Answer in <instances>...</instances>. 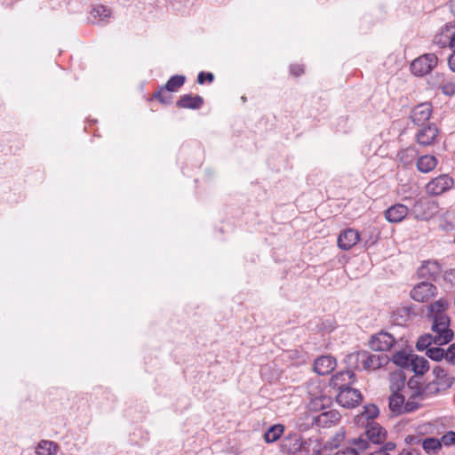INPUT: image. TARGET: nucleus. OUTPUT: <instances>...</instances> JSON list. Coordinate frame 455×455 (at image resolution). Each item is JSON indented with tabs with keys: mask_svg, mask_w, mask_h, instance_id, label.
Segmentation results:
<instances>
[{
	"mask_svg": "<svg viewBox=\"0 0 455 455\" xmlns=\"http://www.w3.org/2000/svg\"><path fill=\"white\" fill-rule=\"evenodd\" d=\"M447 307V301L442 299L428 307L427 317L432 321V333L419 338L416 343L418 350L428 349L433 343L442 346L452 339L453 331L450 329V318L445 313Z\"/></svg>",
	"mask_w": 455,
	"mask_h": 455,
	"instance_id": "f257e3e1",
	"label": "nucleus"
},
{
	"mask_svg": "<svg viewBox=\"0 0 455 455\" xmlns=\"http://www.w3.org/2000/svg\"><path fill=\"white\" fill-rule=\"evenodd\" d=\"M432 374L434 379L426 385V392L429 395H436L452 386L454 378L449 375L447 371L443 367H434Z\"/></svg>",
	"mask_w": 455,
	"mask_h": 455,
	"instance_id": "f03ea898",
	"label": "nucleus"
},
{
	"mask_svg": "<svg viewBox=\"0 0 455 455\" xmlns=\"http://www.w3.org/2000/svg\"><path fill=\"white\" fill-rule=\"evenodd\" d=\"M410 446H421L427 455H436L442 449V443L435 437H423L410 435L404 439Z\"/></svg>",
	"mask_w": 455,
	"mask_h": 455,
	"instance_id": "7ed1b4c3",
	"label": "nucleus"
},
{
	"mask_svg": "<svg viewBox=\"0 0 455 455\" xmlns=\"http://www.w3.org/2000/svg\"><path fill=\"white\" fill-rule=\"evenodd\" d=\"M438 63V58L435 53H425L415 59L411 64L412 74L423 76L430 73Z\"/></svg>",
	"mask_w": 455,
	"mask_h": 455,
	"instance_id": "20e7f679",
	"label": "nucleus"
},
{
	"mask_svg": "<svg viewBox=\"0 0 455 455\" xmlns=\"http://www.w3.org/2000/svg\"><path fill=\"white\" fill-rule=\"evenodd\" d=\"M404 393H391L389 396V409L396 414L401 415L403 413L412 412L417 410V405L414 402L406 401Z\"/></svg>",
	"mask_w": 455,
	"mask_h": 455,
	"instance_id": "39448f33",
	"label": "nucleus"
},
{
	"mask_svg": "<svg viewBox=\"0 0 455 455\" xmlns=\"http://www.w3.org/2000/svg\"><path fill=\"white\" fill-rule=\"evenodd\" d=\"M307 419L308 420V426L316 425L321 427H330L339 421L340 415L337 411L330 410L315 416L308 414Z\"/></svg>",
	"mask_w": 455,
	"mask_h": 455,
	"instance_id": "423d86ee",
	"label": "nucleus"
},
{
	"mask_svg": "<svg viewBox=\"0 0 455 455\" xmlns=\"http://www.w3.org/2000/svg\"><path fill=\"white\" fill-rule=\"evenodd\" d=\"M337 402L345 408H353L359 404L362 395L359 390L352 387H343L337 390Z\"/></svg>",
	"mask_w": 455,
	"mask_h": 455,
	"instance_id": "0eeeda50",
	"label": "nucleus"
},
{
	"mask_svg": "<svg viewBox=\"0 0 455 455\" xmlns=\"http://www.w3.org/2000/svg\"><path fill=\"white\" fill-rule=\"evenodd\" d=\"M453 185V180L447 174L440 175L431 180L427 187V193L432 196H439L449 190Z\"/></svg>",
	"mask_w": 455,
	"mask_h": 455,
	"instance_id": "6e6552de",
	"label": "nucleus"
},
{
	"mask_svg": "<svg viewBox=\"0 0 455 455\" xmlns=\"http://www.w3.org/2000/svg\"><path fill=\"white\" fill-rule=\"evenodd\" d=\"M436 287L427 282H422L411 291V297L419 302H426L436 294Z\"/></svg>",
	"mask_w": 455,
	"mask_h": 455,
	"instance_id": "1a4fd4ad",
	"label": "nucleus"
},
{
	"mask_svg": "<svg viewBox=\"0 0 455 455\" xmlns=\"http://www.w3.org/2000/svg\"><path fill=\"white\" fill-rule=\"evenodd\" d=\"M360 234L354 228L342 230L337 240L338 247L343 251H348L353 248L359 241Z\"/></svg>",
	"mask_w": 455,
	"mask_h": 455,
	"instance_id": "9d476101",
	"label": "nucleus"
},
{
	"mask_svg": "<svg viewBox=\"0 0 455 455\" xmlns=\"http://www.w3.org/2000/svg\"><path fill=\"white\" fill-rule=\"evenodd\" d=\"M455 33V22L444 25L440 32L434 37V44L440 48L450 47L452 49V37Z\"/></svg>",
	"mask_w": 455,
	"mask_h": 455,
	"instance_id": "9b49d317",
	"label": "nucleus"
},
{
	"mask_svg": "<svg viewBox=\"0 0 455 455\" xmlns=\"http://www.w3.org/2000/svg\"><path fill=\"white\" fill-rule=\"evenodd\" d=\"M404 395L408 402H414L417 405V410L419 407V403L427 396L430 395L426 392V387L422 388L418 385L416 381L411 379L409 380L406 389H404Z\"/></svg>",
	"mask_w": 455,
	"mask_h": 455,
	"instance_id": "f8f14e48",
	"label": "nucleus"
},
{
	"mask_svg": "<svg viewBox=\"0 0 455 455\" xmlns=\"http://www.w3.org/2000/svg\"><path fill=\"white\" fill-rule=\"evenodd\" d=\"M367 442L368 447L370 446V443H380L385 440L386 431L376 422H370L366 425V429L364 435H362Z\"/></svg>",
	"mask_w": 455,
	"mask_h": 455,
	"instance_id": "ddd939ff",
	"label": "nucleus"
},
{
	"mask_svg": "<svg viewBox=\"0 0 455 455\" xmlns=\"http://www.w3.org/2000/svg\"><path fill=\"white\" fill-rule=\"evenodd\" d=\"M367 449L368 442L363 436H359L353 439L348 445L341 446L334 455H359Z\"/></svg>",
	"mask_w": 455,
	"mask_h": 455,
	"instance_id": "4468645a",
	"label": "nucleus"
},
{
	"mask_svg": "<svg viewBox=\"0 0 455 455\" xmlns=\"http://www.w3.org/2000/svg\"><path fill=\"white\" fill-rule=\"evenodd\" d=\"M395 343V339L387 332H379L372 336L370 346L371 349L376 351H387Z\"/></svg>",
	"mask_w": 455,
	"mask_h": 455,
	"instance_id": "2eb2a0df",
	"label": "nucleus"
},
{
	"mask_svg": "<svg viewBox=\"0 0 455 455\" xmlns=\"http://www.w3.org/2000/svg\"><path fill=\"white\" fill-rule=\"evenodd\" d=\"M442 272V267L436 260H426L418 269V275L421 278L435 280Z\"/></svg>",
	"mask_w": 455,
	"mask_h": 455,
	"instance_id": "dca6fc26",
	"label": "nucleus"
},
{
	"mask_svg": "<svg viewBox=\"0 0 455 455\" xmlns=\"http://www.w3.org/2000/svg\"><path fill=\"white\" fill-rule=\"evenodd\" d=\"M355 374L351 370L339 371L332 376L331 379V387L334 389L339 390L343 387H349V385L354 383Z\"/></svg>",
	"mask_w": 455,
	"mask_h": 455,
	"instance_id": "f3484780",
	"label": "nucleus"
},
{
	"mask_svg": "<svg viewBox=\"0 0 455 455\" xmlns=\"http://www.w3.org/2000/svg\"><path fill=\"white\" fill-rule=\"evenodd\" d=\"M336 367V360L330 355H322L315 359L314 370L318 375H327Z\"/></svg>",
	"mask_w": 455,
	"mask_h": 455,
	"instance_id": "a211bd4d",
	"label": "nucleus"
},
{
	"mask_svg": "<svg viewBox=\"0 0 455 455\" xmlns=\"http://www.w3.org/2000/svg\"><path fill=\"white\" fill-rule=\"evenodd\" d=\"M438 134V129L435 124L423 126L417 133V140L422 146L431 145Z\"/></svg>",
	"mask_w": 455,
	"mask_h": 455,
	"instance_id": "6ab92c4d",
	"label": "nucleus"
},
{
	"mask_svg": "<svg viewBox=\"0 0 455 455\" xmlns=\"http://www.w3.org/2000/svg\"><path fill=\"white\" fill-rule=\"evenodd\" d=\"M204 104L203 97L199 95L184 94L177 100L176 105L180 108H188L191 110L200 109Z\"/></svg>",
	"mask_w": 455,
	"mask_h": 455,
	"instance_id": "aec40b11",
	"label": "nucleus"
},
{
	"mask_svg": "<svg viewBox=\"0 0 455 455\" xmlns=\"http://www.w3.org/2000/svg\"><path fill=\"white\" fill-rule=\"evenodd\" d=\"M408 214V208L402 204H395L385 212L387 221L396 223L402 221Z\"/></svg>",
	"mask_w": 455,
	"mask_h": 455,
	"instance_id": "412c9836",
	"label": "nucleus"
},
{
	"mask_svg": "<svg viewBox=\"0 0 455 455\" xmlns=\"http://www.w3.org/2000/svg\"><path fill=\"white\" fill-rule=\"evenodd\" d=\"M304 441L297 435H289L283 441L282 448L289 453L302 452Z\"/></svg>",
	"mask_w": 455,
	"mask_h": 455,
	"instance_id": "4be33fe9",
	"label": "nucleus"
},
{
	"mask_svg": "<svg viewBox=\"0 0 455 455\" xmlns=\"http://www.w3.org/2000/svg\"><path fill=\"white\" fill-rule=\"evenodd\" d=\"M405 375L402 371L391 373L389 377L391 393H404V389L407 387L405 386Z\"/></svg>",
	"mask_w": 455,
	"mask_h": 455,
	"instance_id": "5701e85b",
	"label": "nucleus"
},
{
	"mask_svg": "<svg viewBox=\"0 0 455 455\" xmlns=\"http://www.w3.org/2000/svg\"><path fill=\"white\" fill-rule=\"evenodd\" d=\"M384 363V358L379 355H371L364 351L363 370L371 371L380 368Z\"/></svg>",
	"mask_w": 455,
	"mask_h": 455,
	"instance_id": "b1692460",
	"label": "nucleus"
},
{
	"mask_svg": "<svg viewBox=\"0 0 455 455\" xmlns=\"http://www.w3.org/2000/svg\"><path fill=\"white\" fill-rule=\"evenodd\" d=\"M408 368L417 375H423L429 368L428 361L423 356L413 355Z\"/></svg>",
	"mask_w": 455,
	"mask_h": 455,
	"instance_id": "393cba45",
	"label": "nucleus"
},
{
	"mask_svg": "<svg viewBox=\"0 0 455 455\" xmlns=\"http://www.w3.org/2000/svg\"><path fill=\"white\" fill-rule=\"evenodd\" d=\"M437 160L434 156H422L418 159L417 168L419 172L427 173L435 168Z\"/></svg>",
	"mask_w": 455,
	"mask_h": 455,
	"instance_id": "a878e982",
	"label": "nucleus"
},
{
	"mask_svg": "<svg viewBox=\"0 0 455 455\" xmlns=\"http://www.w3.org/2000/svg\"><path fill=\"white\" fill-rule=\"evenodd\" d=\"M58 445L52 441L43 440L36 446L37 455H53L57 452Z\"/></svg>",
	"mask_w": 455,
	"mask_h": 455,
	"instance_id": "bb28decb",
	"label": "nucleus"
},
{
	"mask_svg": "<svg viewBox=\"0 0 455 455\" xmlns=\"http://www.w3.org/2000/svg\"><path fill=\"white\" fill-rule=\"evenodd\" d=\"M331 401L329 396L319 395L310 400L308 408L310 411H318L325 409L329 404H331Z\"/></svg>",
	"mask_w": 455,
	"mask_h": 455,
	"instance_id": "cd10ccee",
	"label": "nucleus"
},
{
	"mask_svg": "<svg viewBox=\"0 0 455 455\" xmlns=\"http://www.w3.org/2000/svg\"><path fill=\"white\" fill-rule=\"evenodd\" d=\"M363 356L364 351L352 353L346 357V363L349 368L362 369Z\"/></svg>",
	"mask_w": 455,
	"mask_h": 455,
	"instance_id": "c85d7f7f",
	"label": "nucleus"
},
{
	"mask_svg": "<svg viewBox=\"0 0 455 455\" xmlns=\"http://www.w3.org/2000/svg\"><path fill=\"white\" fill-rule=\"evenodd\" d=\"M322 451V445L317 439H307L304 441L303 451L307 455H319Z\"/></svg>",
	"mask_w": 455,
	"mask_h": 455,
	"instance_id": "c756f323",
	"label": "nucleus"
},
{
	"mask_svg": "<svg viewBox=\"0 0 455 455\" xmlns=\"http://www.w3.org/2000/svg\"><path fill=\"white\" fill-rule=\"evenodd\" d=\"M172 92H169L164 86L160 87L158 91L153 93L151 100H156L164 105H168L172 100Z\"/></svg>",
	"mask_w": 455,
	"mask_h": 455,
	"instance_id": "7c9ffc66",
	"label": "nucleus"
},
{
	"mask_svg": "<svg viewBox=\"0 0 455 455\" xmlns=\"http://www.w3.org/2000/svg\"><path fill=\"white\" fill-rule=\"evenodd\" d=\"M283 429L282 425L272 426L264 435L265 441L267 443L275 442L282 435Z\"/></svg>",
	"mask_w": 455,
	"mask_h": 455,
	"instance_id": "2f4dec72",
	"label": "nucleus"
},
{
	"mask_svg": "<svg viewBox=\"0 0 455 455\" xmlns=\"http://www.w3.org/2000/svg\"><path fill=\"white\" fill-rule=\"evenodd\" d=\"M186 77L180 75L172 76L165 84L164 87L169 92H177L185 83Z\"/></svg>",
	"mask_w": 455,
	"mask_h": 455,
	"instance_id": "473e14b6",
	"label": "nucleus"
},
{
	"mask_svg": "<svg viewBox=\"0 0 455 455\" xmlns=\"http://www.w3.org/2000/svg\"><path fill=\"white\" fill-rule=\"evenodd\" d=\"M417 156V150L415 148L409 147L405 149L401 150L397 156L403 164H409L412 162L413 158Z\"/></svg>",
	"mask_w": 455,
	"mask_h": 455,
	"instance_id": "72a5a7b5",
	"label": "nucleus"
},
{
	"mask_svg": "<svg viewBox=\"0 0 455 455\" xmlns=\"http://www.w3.org/2000/svg\"><path fill=\"white\" fill-rule=\"evenodd\" d=\"M413 355H409L403 351H398L393 355V363L401 367H409Z\"/></svg>",
	"mask_w": 455,
	"mask_h": 455,
	"instance_id": "f704fd0d",
	"label": "nucleus"
},
{
	"mask_svg": "<svg viewBox=\"0 0 455 455\" xmlns=\"http://www.w3.org/2000/svg\"><path fill=\"white\" fill-rule=\"evenodd\" d=\"M437 86L442 91V92L447 96L455 94V80L453 79L443 78Z\"/></svg>",
	"mask_w": 455,
	"mask_h": 455,
	"instance_id": "c9c22d12",
	"label": "nucleus"
},
{
	"mask_svg": "<svg viewBox=\"0 0 455 455\" xmlns=\"http://www.w3.org/2000/svg\"><path fill=\"white\" fill-rule=\"evenodd\" d=\"M427 207L429 209V203L425 201H418L413 207V212L418 219H427L429 214L421 212V210Z\"/></svg>",
	"mask_w": 455,
	"mask_h": 455,
	"instance_id": "e433bc0d",
	"label": "nucleus"
},
{
	"mask_svg": "<svg viewBox=\"0 0 455 455\" xmlns=\"http://www.w3.org/2000/svg\"><path fill=\"white\" fill-rule=\"evenodd\" d=\"M427 355L432 360L440 361L445 358V350L441 347H429L427 350Z\"/></svg>",
	"mask_w": 455,
	"mask_h": 455,
	"instance_id": "4c0bfd02",
	"label": "nucleus"
},
{
	"mask_svg": "<svg viewBox=\"0 0 455 455\" xmlns=\"http://www.w3.org/2000/svg\"><path fill=\"white\" fill-rule=\"evenodd\" d=\"M432 104L430 102H423L414 108L412 114H432Z\"/></svg>",
	"mask_w": 455,
	"mask_h": 455,
	"instance_id": "58836bf2",
	"label": "nucleus"
},
{
	"mask_svg": "<svg viewBox=\"0 0 455 455\" xmlns=\"http://www.w3.org/2000/svg\"><path fill=\"white\" fill-rule=\"evenodd\" d=\"M92 14L96 18L100 17L101 20L110 16V10L104 5H98L93 8Z\"/></svg>",
	"mask_w": 455,
	"mask_h": 455,
	"instance_id": "ea45409f",
	"label": "nucleus"
},
{
	"mask_svg": "<svg viewBox=\"0 0 455 455\" xmlns=\"http://www.w3.org/2000/svg\"><path fill=\"white\" fill-rule=\"evenodd\" d=\"M440 443H442V446H450L455 443V432L449 431L444 434L440 439Z\"/></svg>",
	"mask_w": 455,
	"mask_h": 455,
	"instance_id": "a19ab883",
	"label": "nucleus"
},
{
	"mask_svg": "<svg viewBox=\"0 0 455 455\" xmlns=\"http://www.w3.org/2000/svg\"><path fill=\"white\" fill-rule=\"evenodd\" d=\"M214 80V75L211 72H200L197 76V83L204 84L205 82L211 84Z\"/></svg>",
	"mask_w": 455,
	"mask_h": 455,
	"instance_id": "79ce46f5",
	"label": "nucleus"
},
{
	"mask_svg": "<svg viewBox=\"0 0 455 455\" xmlns=\"http://www.w3.org/2000/svg\"><path fill=\"white\" fill-rule=\"evenodd\" d=\"M443 280L446 283L455 286V268H450L444 271Z\"/></svg>",
	"mask_w": 455,
	"mask_h": 455,
	"instance_id": "37998d69",
	"label": "nucleus"
},
{
	"mask_svg": "<svg viewBox=\"0 0 455 455\" xmlns=\"http://www.w3.org/2000/svg\"><path fill=\"white\" fill-rule=\"evenodd\" d=\"M445 359L455 365V342L445 351Z\"/></svg>",
	"mask_w": 455,
	"mask_h": 455,
	"instance_id": "c03bdc74",
	"label": "nucleus"
},
{
	"mask_svg": "<svg viewBox=\"0 0 455 455\" xmlns=\"http://www.w3.org/2000/svg\"><path fill=\"white\" fill-rule=\"evenodd\" d=\"M344 437L345 431L343 429H340L333 437L332 441L331 442V445L338 448L339 446H340V442L344 440Z\"/></svg>",
	"mask_w": 455,
	"mask_h": 455,
	"instance_id": "a18cd8bd",
	"label": "nucleus"
},
{
	"mask_svg": "<svg viewBox=\"0 0 455 455\" xmlns=\"http://www.w3.org/2000/svg\"><path fill=\"white\" fill-rule=\"evenodd\" d=\"M378 414V409L376 406H371L369 408H367L366 411L362 414V419L363 418H365V419H371V418H374L376 415Z\"/></svg>",
	"mask_w": 455,
	"mask_h": 455,
	"instance_id": "49530a36",
	"label": "nucleus"
},
{
	"mask_svg": "<svg viewBox=\"0 0 455 455\" xmlns=\"http://www.w3.org/2000/svg\"><path fill=\"white\" fill-rule=\"evenodd\" d=\"M291 74H292L295 76H299L304 73V69L300 65H291L290 67Z\"/></svg>",
	"mask_w": 455,
	"mask_h": 455,
	"instance_id": "de8ad7c7",
	"label": "nucleus"
},
{
	"mask_svg": "<svg viewBox=\"0 0 455 455\" xmlns=\"http://www.w3.org/2000/svg\"><path fill=\"white\" fill-rule=\"evenodd\" d=\"M398 455H420V452L414 449L413 446L403 449Z\"/></svg>",
	"mask_w": 455,
	"mask_h": 455,
	"instance_id": "09e8293b",
	"label": "nucleus"
},
{
	"mask_svg": "<svg viewBox=\"0 0 455 455\" xmlns=\"http://www.w3.org/2000/svg\"><path fill=\"white\" fill-rule=\"evenodd\" d=\"M448 64L450 68L455 72V50H453V53L448 59Z\"/></svg>",
	"mask_w": 455,
	"mask_h": 455,
	"instance_id": "8fccbe9b",
	"label": "nucleus"
},
{
	"mask_svg": "<svg viewBox=\"0 0 455 455\" xmlns=\"http://www.w3.org/2000/svg\"><path fill=\"white\" fill-rule=\"evenodd\" d=\"M370 455H390L388 452H387L385 450H379L374 452H371Z\"/></svg>",
	"mask_w": 455,
	"mask_h": 455,
	"instance_id": "3c124183",
	"label": "nucleus"
},
{
	"mask_svg": "<svg viewBox=\"0 0 455 455\" xmlns=\"http://www.w3.org/2000/svg\"><path fill=\"white\" fill-rule=\"evenodd\" d=\"M395 446V445L393 443H387L383 450H385L387 452L388 450H393Z\"/></svg>",
	"mask_w": 455,
	"mask_h": 455,
	"instance_id": "603ef678",
	"label": "nucleus"
},
{
	"mask_svg": "<svg viewBox=\"0 0 455 455\" xmlns=\"http://www.w3.org/2000/svg\"><path fill=\"white\" fill-rule=\"evenodd\" d=\"M452 49L455 50V32L454 36L452 37Z\"/></svg>",
	"mask_w": 455,
	"mask_h": 455,
	"instance_id": "864d4df0",
	"label": "nucleus"
}]
</instances>
